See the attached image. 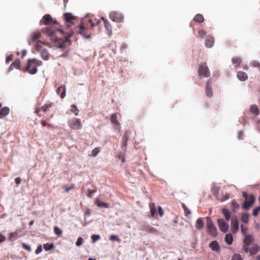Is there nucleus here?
<instances>
[{"instance_id": "1", "label": "nucleus", "mask_w": 260, "mask_h": 260, "mask_svg": "<svg viewBox=\"0 0 260 260\" xmlns=\"http://www.w3.org/2000/svg\"><path fill=\"white\" fill-rule=\"evenodd\" d=\"M207 228L208 232L212 236L215 237L217 236V229L210 218H207Z\"/></svg>"}, {"instance_id": "2", "label": "nucleus", "mask_w": 260, "mask_h": 260, "mask_svg": "<svg viewBox=\"0 0 260 260\" xmlns=\"http://www.w3.org/2000/svg\"><path fill=\"white\" fill-rule=\"evenodd\" d=\"M255 198L253 194H250L249 197H246L242 207L245 210H249L250 207L255 202Z\"/></svg>"}, {"instance_id": "3", "label": "nucleus", "mask_w": 260, "mask_h": 260, "mask_svg": "<svg viewBox=\"0 0 260 260\" xmlns=\"http://www.w3.org/2000/svg\"><path fill=\"white\" fill-rule=\"evenodd\" d=\"M31 59H29L27 61V66L24 70V71H26L30 74H35L37 71L38 69L36 65H34L32 62Z\"/></svg>"}, {"instance_id": "4", "label": "nucleus", "mask_w": 260, "mask_h": 260, "mask_svg": "<svg viewBox=\"0 0 260 260\" xmlns=\"http://www.w3.org/2000/svg\"><path fill=\"white\" fill-rule=\"evenodd\" d=\"M110 18L116 22H121L123 20V16L122 14L117 12H112L110 13Z\"/></svg>"}, {"instance_id": "5", "label": "nucleus", "mask_w": 260, "mask_h": 260, "mask_svg": "<svg viewBox=\"0 0 260 260\" xmlns=\"http://www.w3.org/2000/svg\"><path fill=\"white\" fill-rule=\"evenodd\" d=\"M69 126L74 129H80L82 127V123L80 119L74 118L69 122Z\"/></svg>"}, {"instance_id": "6", "label": "nucleus", "mask_w": 260, "mask_h": 260, "mask_svg": "<svg viewBox=\"0 0 260 260\" xmlns=\"http://www.w3.org/2000/svg\"><path fill=\"white\" fill-rule=\"evenodd\" d=\"M217 222L219 228L221 232L225 233L229 231V223L225 222L223 219H218Z\"/></svg>"}, {"instance_id": "7", "label": "nucleus", "mask_w": 260, "mask_h": 260, "mask_svg": "<svg viewBox=\"0 0 260 260\" xmlns=\"http://www.w3.org/2000/svg\"><path fill=\"white\" fill-rule=\"evenodd\" d=\"M199 74L200 76L208 77L210 76V71L208 68L205 66V63L201 64L199 68Z\"/></svg>"}, {"instance_id": "8", "label": "nucleus", "mask_w": 260, "mask_h": 260, "mask_svg": "<svg viewBox=\"0 0 260 260\" xmlns=\"http://www.w3.org/2000/svg\"><path fill=\"white\" fill-rule=\"evenodd\" d=\"M43 32H44L47 36L49 37H53L54 36L56 31H60L61 34H63V31L62 30L59 29H54L53 28H50L49 27H46L45 28H43Z\"/></svg>"}, {"instance_id": "9", "label": "nucleus", "mask_w": 260, "mask_h": 260, "mask_svg": "<svg viewBox=\"0 0 260 260\" xmlns=\"http://www.w3.org/2000/svg\"><path fill=\"white\" fill-rule=\"evenodd\" d=\"M231 228L233 233H237L239 231V221L237 218L232 217L231 222Z\"/></svg>"}, {"instance_id": "10", "label": "nucleus", "mask_w": 260, "mask_h": 260, "mask_svg": "<svg viewBox=\"0 0 260 260\" xmlns=\"http://www.w3.org/2000/svg\"><path fill=\"white\" fill-rule=\"evenodd\" d=\"M53 21V19L51 16L49 14H46L43 16L42 19L40 21V25L43 24L47 25L50 24Z\"/></svg>"}, {"instance_id": "11", "label": "nucleus", "mask_w": 260, "mask_h": 260, "mask_svg": "<svg viewBox=\"0 0 260 260\" xmlns=\"http://www.w3.org/2000/svg\"><path fill=\"white\" fill-rule=\"evenodd\" d=\"M244 237L243 243L245 245H250L254 242V238L252 234H246Z\"/></svg>"}, {"instance_id": "12", "label": "nucleus", "mask_w": 260, "mask_h": 260, "mask_svg": "<svg viewBox=\"0 0 260 260\" xmlns=\"http://www.w3.org/2000/svg\"><path fill=\"white\" fill-rule=\"evenodd\" d=\"M214 43V39L211 35H208L205 40V45L208 48L212 47Z\"/></svg>"}, {"instance_id": "13", "label": "nucleus", "mask_w": 260, "mask_h": 260, "mask_svg": "<svg viewBox=\"0 0 260 260\" xmlns=\"http://www.w3.org/2000/svg\"><path fill=\"white\" fill-rule=\"evenodd\" d=\"M209 248L213 251L218 252L220 250V246L217 241H212L209 245Z\"/></svg>"}, {"instance_id": "14", "label": "nucleus", "mask_w": 260, "mask_h": 260, "mask_svg": "<svg viewBox=\"0 0 260 260\" xmlns=\"http://www.w3.org/2000/svg\"><path fill=\"white\" fill-rule=\"evenodd\" d=\"M66 92V89L64 85H62L59 87L56 90L57 94L60 95V98L62 99H63L65 97Z\"/></svg>"}, {"instance_id": "15", "label": "nucleus", "mask_w": 260, "mask_h": 260, "mask_svg": "<svg viewBox=\"0 0 260 260\" xmlns=\"http://www.w3.org/2000/svg\"><path fill=\"white\" fill-rule=\"evenodd\" d=\"M102 19L104 21L105 27L107 31V34L109 36H111L112 34V28L110 23L107 20L105 19L104 17H102Z\"/></svg>"}, {"instance_id": "16", "label": "nucleus", "mask_w": 260, "mask_h": 260, "mask_svg": "<svg viewBox=\"0 0 260 260\" xmlns=\"http://www.w3.org/2000/svg\"><path fill=\"white\" fill-rule=\"evenodd\" d=\"M40 37H41V34L40 32H39L38 31H36L34 32L31 36L30 39L28 40V43H29V45H30V41L36 42Z\"/></svg>"}, {"instance_id": "17", "label": "nucleus", "mask_w": 260, "mask_h": 260, "mask_svg": "<svg viewBox=\"0 0 260 260\" xmlns=\"http://www.w3.org/2000/svg\"><path fill=\"white\" fill-rule=\"evenodd\" d=\"M66 21L70 23H73L76 17L71 13L64 14Z\"/></svg>"}, {"instance_id": "18", "label": "nucleus", "mask_w": 260, "mask_h": 260, "mask_svg": "<svg viewBox=\"0 0 260 260\" xmlns=\"http://www.w3.org/2000/svg\"><path fill=\"white\" fill-rule=\"evenodd\" d=\"M206 95L209 97H211L212 95V87L210 84V80H208L206 85Z\"/></svg>"}, {"instance_id": "19", "label": "nucleus", "mask_w": 260, "mask_h": 260, "mask_svg": "<svg viewBox=\"0 0 260 260\" xmlns=\"http://www.w3.org/2000/svg\"><path fill=\"white\" fill-rule=\"evenodd\" d=\"M237 76L240 81H245L248 79L247 74L242 71L238 72Z\"/></svg>"}, {"instance_id": "20", "label": "nucleus", "mask_w": 260, "mask_h": 260, "mask_svg": "<svg viewBox=\"0 0 260 260\" xmlns=\"http://www.w3.org/2000/svg\"><path fill=\"white\" fill-rule=\"evenodd\" d=\"M9 113V108L7 107H4L0 109V118H3Z\"/></svg>"}, {"instance_id": "21", "label": "nucleus", "mask_w": 260, "mask_h": 260, "mask_svg": "<svg viewBox=\"0 0 260 260\" xmlns=\"http://www.w3.org/2000/svg\"><path fill=\"white\" fill-rule=\"evenodd\" d=\"M204 225V222L202 218H199L197 219L195 227L198 230H201Z\"/></svg>"}, {"instance_id": "22", "label": "nucleus", "mask_w": 260, "mask_h": 260, "mask_svg": "<svg viewBox=\"0 0 260 260\" xmlns=\"http://www.w3.org/2000/svg\"><path fill=\"white\" fill-rule=\"evenodd\" d=\"M41 57L45 60L49 59V53L46 49H42L40 51Z\"/></svg>"}, {"instance_id": "23", "label": "nucleus", "mask_w": 260, "mask_h": 260, "mask_svg": "<svg viewBox=\"0 0 260 260\" xmlns=\"http://www.w3.org/2000/svg\"><path fill=\"white\" fill-rule=\"evenodd\" d=\"M225 241L228 245H231L233 243V238L231 234H227L225 236Z\"/></svg>"}, {"instance_id": "24", "label": "nucleus", "mask_w": 260, "mask_h": 260, "mask_svg": "<svg viewBox=\"0 0 260 260\" xmlns=\"http://www.w3.org/2000/svg\"><path fill=\"white\" fill-rule=\"evenodd\" d=\"M250 111L256 115H258L259 113V110L256 105H252L250 106Z\"/></svg>"}, {"instance_id": "25", "label": "nucleus", "mask_w": 260, "mask_h": 260, "mask_svg": "<svg viewBox=\"0 0 260 260\" xmlns=\"http://www.w3.org/2000/svg\"><path fill=\"white\" fill-rule=\"evenodd\" d=\"M222 212L225 218V219L229 221L231 219V213L229 210L226 209H222Z\"/></svg>"}, {"instance_id": "26", "label": "nucleus", "mask_w": 260, "mask_h": 260, "mask_svg": "<svg viewBox=\"0 0 260 260\" xmlns=\"http://www.w3.org/2000/svg\"><path fill=\"white\" fill-rule=\"evenodd\" d=\"M260 250V247L258 245H254L250 249L251 254H255Z\"/></svg>"}, {"instance_id": "27", "label": "nucleus", "mask_w": 260, "mask_h": 260, "mask_svg": "<svg viewBox=\"0 0 260 260\" xmlns=\"http://www.w3.org/2000/svg\"><path fill=\"white\" fill-rule=\"evenodd\" d=\"M96 205L99 207L103 208H108L109 207V205L107 203L102 202L98 200L96 201Z\"/></svg>"}, {"instance_id": "28", "label": "nucleus", "mask_w": 260, "mask_h": 260, "mask_svg": "<svg viewBox=\"0 0 260 260\" xmlns=\"http://www.w3.org/2000/svg\"><path fill=\"white\" fill-rule=\"evenodd\" d=\"M150 208L151 216L153 217H154L155 215H156V211L155 206L154 203L150 204Z\"/></svg>"}, {"instance_id": "29", "label": "nucleus", "mask_w": 260, "mask_h": 260, "mask_svg": "<svg viewBox=\"0 0 260 260\" xmlns=\"http://www.w3.org/2000/svg\"><path fill=\"white\" fill-rule=\"evenodd\" d=\"M241 220L242 222L247 223L249 222V215L248 213H243L241 216Z\"/></svg>"}, {"instance_id": "30", "label": "nucleus", "mask_w": 260, "mask_h": 260, "mask_svg": "<svg viewBox=\"0 0 260 260\" xmlns=\"http://www.w3.org/2000/svg\"><path fill=\"white\" fill-rule=\"evenodd\" d=\"M117 115L115 113L112 114L111 117V122L115 125H119V123L117 120Z\"/></svg>"}, {"instance_id": "31", "label": "nucleus", "mask_w": 260, "mask_h": 260, "mask_svg": "<svg viewBox=\"0 0 260 260\" xmlns=\"http://www.w3.org/2000/svg\"><path fill=\"white\" fill-rule=\"evenodd\" d=\"M44 249L46 251H49L53 249L54 247L53 243H46L43 245Z\"/></svg>"}, {"instance_id": "32", "label": "nucleus", "mask_w": 260, "mask_h": 260, "mask_svg": "<svg viewBox=\"0 0 260 260\" xmlns=\"http://www.w3.org/2000/svg\"><path fill=\"white\" fill-rule=\"evenodd\" d=\"M95 22H93L92 19H89V22L90 23V26L93 27L94 26H98L101 23V19H95Z\"/></svg>"}, {"instance_id": "33", "label": "nucleus", "mask_w": 260, "mask_h": 260, "mask_svg": "<svg viewBox=\"0 0 260 260\" xmlns=\"http://www.w3.org/2000/svg\"><path fill=\"white\" fill-rule=\"evenodd\" d=\"M52 106V103L45 104L41 108V110H42L43 112H47L49 110V109L51 108Z\"/></svg>"}, {"instance_id": "34", "label": "nucleus", "mask_w": 260, "mask_h": 260, "mask_svg": "<svg viewBox=\"0 0 260 260\" xmlns=\"http://www.w3.org/2000/svg\"><path fill=\"white\" fill-rule=\"evenodd\" d=\"M194 21L199 22H202L204 20V17L201 14H197L194 18Z\"/></svg>"}, {"instance_id": "35", "label": "nucleus", "mask_w": 260, "mask_h": 260, "mask_svg": "<svg viewBox=\"0 0 260 260\" xmlns=\"http://www.w3.org/2000/svg\"><path fill=\"white\" fill-rule=\"evenodd\" d=\"M242 59L240 57H235L232 59V62L234 64H236V66H239L241 62Z\"/></svg>"}, {"instance_id": "36", "label": "nucleus", "mask_w": 260, "mask_h": 260, "mask_svg": "<svg viewBox=\"0 0 260 260\" xmlns=\"http://www.w3.org/2000/svg\"><path fill=\"white\" fill-rule=\"evenodd\" d=\"M71 111L75 113V114L76 115H77L78 114V113H79V110L78 109L77 107H76V106L75 105H71Z\"/></svg>"}, {"instance_id": "37", "label": "nucleus", "mask_w": 260, "mask_h": 260, "mask_svg": "<svg viewBox=\"0 0 260 260\" xmlns=\"http://www.w3.org/2000/svg\"><path fill=\"white\" fill-rule=\"evenodd\" d=\"M231 207L233 211L236 212L237 209L239 208V205L235 201H233L231 203Z\"/></svg>"}, {"instance_id": "38", "label": "nucleus", "mask_w": 260, "mask_h": 260, "mask_svg": "<svg viewBox=\"0 0 260 260\" xmlns=\"http://www.w3.org/2000/svg\"><path fill=\"white\" fill-rule=\"evenodd\" d=\"M54 231L55 234L57 236H60L62 234V230L57 226L54 227Z\"/></svg>"}, {"instance_id": "39", "label": "nucleus", "mask_w": 260, "mask_h": 260, "mask_svg": "<svg viewBox=\"0 0 260 260\" xmlns=\"http://www.w3.org/2000/svg\"><path fill=\"white\" fill-rule=\"evenodd\" d=\"M250 66L254 68H259L260 63L256 60H252L250 62Z\"/></svg>"}, {"instance_id": "40", "label": "nucleus", "mask_w": 260, "mask_h": 260, "mask_svg": "<svg viewBox=\"0 0 260 260\" xmlns=\"http://www.w3.org/2000/svg\"><path fill=\"white\" fill-rule=\"evenodd\" d=\"M145 230L147 232L154 233L155 232V230L154 228L150 226V225H146L145 226Z\"/></svg>"}, {"instance_id": "41", "label": "nucleus", "mask_w": 260, "mask_h": 260, "mask_svg": "<svg viewBox=\"0 0 260 260\" xmlns=\"http://www.w3.org/2000/svg\"><path fill=\"white\" fill-rule=\"evenodd\" d=\"M31 60L32 61V63L34 64V65H36L37 66V67L38 66H40L41 65H42V61H40L39 60H38L36 58H34V59H31Z\"/></svg>"}, {"instance_id": "42", "label": "nucleus", "mask_w": 260, "mask_h": 260, "mask_svg": "<svg viewBox=\"0 0 260 260\" xmlns=\"http://www.w3.org/2000/svg\"><path fill=\"white\" fill-rule=\"evenodd\" d=\"M40 43H42V41L39 40L37 42V43L36 44L35 46V49L36 50L40 52L43 48L40 44H39Z\"/></svg>"}, {"instance_id": "43", "label": "nucleus", "mask_w": 260, "mask_h": 260, "mask_svg": "<svg viewBox=\"0 0 260 260\" xmlns=\"http://www.w3.org/2000/svg\"><path fill=\"white\" fill-rule=\"evenodd\" d=\"M12 65H13L15 68H18L20 65V60L19 59L16 60L12 63Z\"/></svg>"}, {"instance_id": "44", "label": "nucleus", "mask_w": 260, "mask_h": 260, "mask_svg": "<svg viewBox=\"0 0 260 260\" xmlns=\"http://www.w3.org/2000/svg\"><path fill=\"white\" fill-rule=\"evenodd\" d=\"M241 232H242V233L243 236L247 234V229L243 224H241Z\"/></svg>"}, {"instance_id": "45", "label": "nucleus", "mask_w": 260, "mask_h": 260, "mask_svg": "<svg viewBox=\"0 0 260 260\" xmlns=\"http://www.w3.org/2000/svg\"><path fill=\"white\" fill-rule=\"evenodd\" d=\"M100 239V236L98 235H93L91 236L92 242L94 243Z\"/></svg>"}, {"instance_id": "46", "label": "nucleus", "mask_w": 260, "mask_h": 260, "mask_svg": "<svg viewBox=\"0 0 260 260\" xmlns=\"http://www.w3.org/2000/svg\"><path fill=\"white\" fill-rule=\"evenodd\" d=\"M110 240L112 241H116L119 242L120 241L118 236L115 235H111L110 237Z\"/></svg>"}, {"instance_id": "47", "label": "nucleus", "mask_w": 260, "mask_h": 260, "mask_svg": "<svg viewBox=\"0 0 260 260\" xmlns=\"http://www.w3.org/2000/svg\"><path fill=\"white\" fill-rule=\"evenodd\" d=\"M260 211V206L256 207L253 211V215L256 216L258 215L259 212Z\"/></svg>"}, {"instance_id": "48", "label": "nucleus", "mask_w": 260, "mask_h": 260, "mask_svg": "<svg viewBox=\"0 0 260 260\" xmlns=\"http://www.w3.org/2000/svg\"><path fill=\"white\" fill-rule=\"evenodd\" d=\"M232 260H242L241 255L239 254H235L232 256Z\"/></svg>"}, {"instance_id": "49", "label": "nucleus", "mask_w": 260, "mask_h": 260, "mask_svg": "<svg viewBox=\"0 0 260 260\" xmlns=\"http://www.w3.org/2000/svg\"><path fill=\"white\" fill-rule=\"evenodd\" d=\"M99 152H100L99 148H95L93 150H92V151L91 152V155L94 157L98 154V153Z\"/></svg>"}, {"instance_id": "50", "label": "nucleus", "mask_w": 260, "mask_h": 260, "mask_svg": "<svg viewBox=\"0 0 260 260\" xmlns=\"http://www.w3.org/2000/svg\"><path fill=\"white\" fill-rule=\"evenodd\" d=\"M82 241H83V239L82 237H79L78 239H77V240L76 242V245L77 246H80L82 245Z\"/></svg>"}, {"instance_id": "51", "label": "nucleus", "mask_w": 260, "mask_h": 260, "mask_svg": "<svg viewBox=\"0 0 260 260\" xmlns=\"http://www.w3.org/2000/svg\"><path fill=\"white\" fill-rule=\"evenodd\" d=\"M22 247H23L24 249H25L27 250V251H30L31 250V249L30 246H29L28 245H27V244H25V243H23L22 244Z\"/></svg>"}, {"instance_id": "52", "label": "nucleus", "mask_w": 260, "mask_h": 260, "mask_svg": "<svg viewBox=\"0 0 260 260\" xmlns=\"http://www.w3.org/2000/svg\"><path fill=\"white\" fill-rule=\"evenodd\" d=\"M96 191V189H94V190H91L90 189H87V192H88V194H87V196L89 197V198H91L92 197V193H94Z\"/></svg>"}, {"instance_id": "53", "label": "nucleus", "mask_w": 260, "mask_h": 260, "mask_svg": "<svg viewBox=\"0 0 260 260\" xmlns=\"http://www.w3.org/2000/svg\"><path fill=\"white\" fill-rule=\"evenodd\" d=\"M22 231L21 230H17L14 232L12 233V235H16L17 237L20 236L21 235Z\"/></svg>"}, {"instance_id": "54", "label": "nucleus", "mask_w": 260, "mask_h": 260, "mask_svg": "<svg viewBox=\"0 0 260 260\" xmlns=\"http://www.w3.org/2000/svg\"><path fill=\"white\" fill-rule=\"evenodd\" d=\"M42 245H40L37 247V249L36 250L35 253L38 254L40 253L41 252H42Z\"/></svg>"}, {"instance_id": "55", "label": "nucleus", "mask_w": 260, "mask_h": 260, "mask_svg": "<svg viewBox=\"0 0 260 260\" xmlns=\"http://www.w3.org/2000/svg\"><path fill=\"white\" fill-rule=\"evenodd\" d=\"M248 245H245L244 244V245L243 246V247H242V250L246 253H247L248 251L250 252V249H249V248L248 247Z\"/></svg>"}, {"instance_id": "56", "label": "nucleus", "mask_w": 260, "mask_h": 260, "mask_svg": "<svg viewBox=\"0 0 260 260\" xmlns=\"http://www.w3.org/2000/svg\"><path fill=\"white\" fill-rule=\"evenodd\" d=\"M199 36L201 38H204L205 35V32L203 30H200L198 32Z\"/></svg>"}, {"instance_id": "57", "label": "nucleus", "mask_w": 260, "mask_h": 260, "mask_svg": "<svg viewBox=\"0 0 260 260\" xmlns=\"http://www.w3.org/2000/svg\"><path fill=\"white\" fill-rule=\"evenodd\" d=\"M17 238L16 235H12V233L10 234L9 239L10 240H14Z\"/></svg>"}, {"instance_id": "58", "label": "nucleus", "mask_w": 260, "mask_h": 260, "mask_svg": "<svg viewBox=\"0 0 260 260\" xmlns=\"http://www.w3.org/2000/svg\"><path fill=\"white\" fill-rule=\"evenodd\" d=\"M184 210L185 214V216H187V215H189L191 213L190 210L187 207H185V209Z\"/></svg>"}, {"instance_id": "59", "label": "nucleus", "mask_w": 260, "mask_h": 260, "mask_svg": "<svg viewBox=\"0 0 260 260\" xmlns=\"http://www.w3.org/2000/svg\"><path fill=\"white\" fill-rule=\"evenodd\" d=\"M158 213L161 217L164 215V211L160 206L158 207Z\"/></svg>"}, {"instance_id": "60", "label": "nucleus", "mask_w": 260, "mask_h": 260, "mask_svg": "<svg viewBox=\"0 0 260 260\" xmlns=\"http://www.w3.org/2000/svg\"><path fill=\"white\" fill-rule=\"evenodd\" d=\"M15 181L16 184L17 185H19L21 183V179L20 177H17L15 178Z\"/></svg>"}, {"instance_id": "61", "label": "nucleus", "mask_w": 260, "mask_h": 260, "mask_svg": "<svg viewBox=\"0 0 260 260\" xmlns=\"http://www.w3.org/2000/svg\"><path fill=\"white\" fill-rule=\"evenodd\" d=\"M6 240V237L0 234V243L3 242Z\"/></svg>"}, {"instance_id": "62", "label": "nucleus", "mask_w": 260, "mask_h": 260, "mask_svg": "<svg viewBox=\"0 0 260 260\" xmlns=\"http://www.w3.org/2000/svg\"><path fill=\"white\" fill-rule=\"evenodd\" d=\"M12 59V55L8 56L6 58V62H9Z\"/></svg>"}, {"instance_id": "63", "label": "nucleus", "mask_w": 260, "mask_h": 260, "mask_svg": "<svg viewBox=\"0 0 260 260\" xmlns=\"http://www.w3.org/2000/svg\"><path fill=\"white\" fill-rule=\"evenodd\" d=\"M243 136V133L242 132H241L240 131L239 132V135H238V138L239 139H242V137Z\"/></svg>"}, {"instance_id": "64", "label": "nucleus", "mask_w": 260, "mask_h": 260, "mask_svg": "<svg viewBox=\"0 0 260 260\" xmlns=\"http://www.w3.org/2000/svg\"><path fill=\"white\" fill-rule=\"evenodd\" d=\"M84 29V28L83 26H82V25L80 26V32L81 34H82L83 33Z\"/></svg>"}]
</instances>
